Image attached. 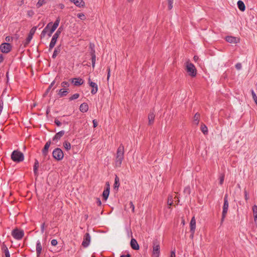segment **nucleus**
Instances as JSON below:
<instances>
[{
  "mask_svg": "<svg viewBox=\"0 0 257 257\" xmlns=\"http://www.w3.org/2000/svg\"><path fill=\"white\" fill-rule=\"evenodd\" d=\"M60 21V18H58L54 24H53L52 22L49 23L42 31L41 34V38H44L46 35L49 37H51L52 34L58 27Z\"/></svg>",
  "mask_w": 257,
  "mask_h": 257,
  "instance_id": "1",
  "label": "nucleus"
},
{
  "mask_svg": "<svg viewBox=\"0 0 257 257\" xmlns=\"http://www.w3.org/2000/svg\"><path fill=\"white\" fill-rule=\"evenodd\" d=\"M124 146L122 144H120L119 147L117 148L115 160V166L116 167H120L122 162L124 159Z\"/></svg>",
  "mask_w": 257,
  "mask_h": 257,
  "instance_id": "2",
  "label": "nucleus"
},
{
  "mask_svg": "<svg viewBox=\"0 0 257 257\" xmlns=\"http://www.w3.org/2000/svg\"><path fill=\"white\" fill-rule=\"evenodd\" d=\"M186 70L188 75L191 77H195L197 74V71L195 66L189 62L186 63Z\"/></svg>",
  "mask_w": 257,
  "mask_h": 257,
  "instance_id": "3",
  "label": "nucleus"
},
{
  "mask_svg": "<svg viewBox=\"0 0 257 257\" xmlns=\"http://www.w3.org/2000/svg\"><path fill=\"white\" fill-rule=\"evenodd\" d=\"M12 159L16 162H22L24 159V156L22 153L18 151H14L11 155Z\"/></svg>",
  "mask_w": 257,
  "mask_h": 257,
  "instance_id": "4",
  "label": "nucleus"
},
{
  "mask_svg": "<svg viewBox=\"0 0 257 257\" xmlns=\"http://www.w3.org/2000/svg\"><path fill=\"white\" fill-rule=\"evenodd\" d=\"M229 207V204L228 201V196L225 195L224 198V204L223 206L222 217L221 219V222L222 223L226 217V214L228 211Z\"/></svg>",
  "mask_w": 257,
  "mask_h": 257,
  "instance_id": "5",
  "label": "nucleus"
},
{
  "mask_svg": "<svg viewBox=\"0 0 257 257\" xmlns=\"http://www.w3.org/2000/svg\"><path fill=\"white\" fill-rule=\"evenodd\" d=\"M53 156L57 160H61L64 157L63 151L59 148L55 149L53 152Z\"/></svg>",
  "mask_w": 257,
  "mask_h": 257,
  "instance_id": "6",
  "label": "nucleus"
},
{
  "mask_svg": "<svg viewBox=\"0 0 257 257\" xmlns=\"http://www.w3.org/2000/svg\"><path fill=\"white\" fill-rule=\"evenodd\" d=\"M160 251V245L157 241H154L152 257H159Z\"/></svg>",
  "mask_w": 257,
  "mask_h": 257,
  "instance_id": "7",
  "label": "nucleus"
},
{
  "mask_svg": "<svg viewBox=\"0 0 257 257\" xmlns=\"http://www.w3.org/2000/svg\"><path fill=\"white\" fill-rule=\"evenodd\" d=\"M12 235L15 239L20 240L24 236V232L23 230L15 229L12 231Z\"/></svg>",
  "mask_w": 257,
  "mask_h": 257,
  "instance_id": "8",
  "label": "nucleus"
},
{
  "mask_svg": "<svg viewBox=\"0 0 257 257\" xmlns=\"http://www.w3.org/2000/svg\"><path fill=\"white\" fill-rule=\"evenodd\" d=\"M12 46L9 43H4L0 45V50L2 52L8 53L12 50Z\"/></svg>",
  "mask_w": 257,
  "mask_h": 257,
  "instance_id": "9",
  "label": "nucleus"
},
{
  "mask_svg": "<svg viewBox=\"0 0 257 257\" xmlns=\"http://www.w3.org/2000/svg\"><path fill=\"white\" fill-rule=\"evenodd\" d=\"M91 240V236L88 233H86L83 237V240L82 245L84 247H87L90 244Z\"/></svg>",
  "mask_w": 257,
  "mask_h": 257,
  "instance_id": "10",
  "label": "nucleus"
},
{
  "mask_svg": "<svg viewBox=\"0 0 257 257\" xmlns=\"http://www.w3.org/2000/svg\"><path fill=\"white\" fill-rule=\"evenodd\" d=\"M90 47L91 48L90 53L91 55L92 66L93 68H94L95 65L96 56L95 54V50L93 49L92 44H90Z\"/></svg>",
  "mask_w": 257,
  "mask_h": 257,
  "instance_id": "11",
  "label": "nucleus"
},
{
  "mask_svg": "<svg viewBox=\"0 0 257 257\" xmlns=\"http://www.w3.org/2000/svg\"><path fill=\"white\" fill-rule=\"evenodd\" d=\"M70 2L73 3L76 6L81 8L85 6V2L83 0H69Z\"/></svg>",
  "mask_w": 257,
  "mask_h": 257,
  "instance_id": "12",
  "label": "nucleus"
},
{
  "mask_svg": "<svg viewBox=\"0 0 257 257\" xmlns=\"http://www.w3.org/2000/svg\"><path fill=\"white\" fill-rule=\"evenodd\" d=\"M72 82L75 86H80L83 84L84 81L80 78H75L72 79Z\"/></svg>",
  "mask_w": 257,
  "mask_h": 257,
  "instance_id": "13",
  "label": "nucleus"
},
{
  "mask_svg": "<svg viewBox=\"0 0 257 257\" xmlns=\"http://www.w3.org/2000/svg\"><path fill=\"white\" fill-rule=\"evenodd\" d=\"M131 246L133 249L138 250L139 249V245L138 243L137 240L135 238H132L131 240Z\"/></svg>",
  "mask_w": 257,
  "mask_h": 257,
  "instance_id": "14",
  "label": "nucleus"
},
{
  "mask_svg": "<svg viewBox=\"0 0 257 257\" xmlns=\"http://www.w3.org/2000/svg\"><path fill=\"white\" fill-rule=\"evenodd\" d=\"M190 232H193L195 231L196 229V220L195 218V217H193L191 220L190 223Z\"/></svg>",
  "mask_w": 257,
  "mask_h": 257,
  "instance_id": "15",
  "label": "nucleus"
},
{
  "mask_svg": "<svg viewBox=\"0 0 257 257\" xmlns=\"http://www.w3.org/2000/svg\"><path fill=\"white\" fill-rule=\"evenodd\" d=\"M106 185H107V187H106V189H105L103 191V194H102L103 198L105 200H106L108 197V196L109 194V189H110L109 185L108 183H107Z\"/></svg>",
  "mask_w": 257,
  "mask_h": 257,
  "instance_id": "16",
  "label": "nucleus"
},
{
  "mask_svg": "<svg viewBox=\"0 0 257 257\" xmlns=\"http://www.w3.org/2000/svg\"><path fill=\"white\" fill-rule=\"evenodd\" d=\"M89 85H90V86H91L92 88V89L91 91V93L92 94H96L98 91V86H97V84L95 82H90Z\"/></svg>",
  "mask_w": 257,
  "mask_h": 257,
  "instance_id": "17",
  "label": "nucleus"
},
{
  "mask_svg": "<svg viewBox=\"0 0 257 257\" xmlns=\"http://www.w3.org/2000/svg\"><path fill=\"white\" fill-rule=\"evenodd\" d=\"M50 145H51L50 141H48L46 143V144L44 146V148L42 150V153L44 156H46L47 155L48 152V149L50 146Z\"/></svg>",
  "mask_w": 257,
  "mask_h": 257,
  "instance_id": "18",
  "label": "nucleus"
},
{
  "mask_svg": "<svg viewBox=\"0 0 257 257\" xmlns=\"http://www.w3.org/2000/svg\"><path fill=\"white\" fill-rule=\"evenodd\" d=\"M225 40L230 43H237L238 42V39L232 36H227L225 38Z\"/></svg>",
  "mask_w": 257,
  "mask_h": 257,
  "instance_id": "19",
  "label": "nucleus"
},
{
  "mask_svg": "<svg viewBox=\"0 0 257 257\" xmlns=\"http://www.w3.org/2000/svg\"><path fill=\"white\" fill-rule=\"evenodd\" d=\"M42 247L41 242L39 240H37L36 244V252L38 256H39L41 253Z\"/></svg>",
  "mask_w": 257,
  "mask_h": 257,
  "instance_id": "20",
  "label": "nucleus"
},
{
  "mask_svg": "<svg viewBox=\"0 0 257 257\" xmlns=\"http://www.w3.org/2000/svg\"><path fill=\"white\" fill-rule=\"evenodd\" d=\"M80 111L82 112H86L88 110V105L86 103H82L79 108Z\"/></svg>",
  "mask_w": 257,
  "mask_h": 257,
  "instance_id": "21",
  "label": "nucleus"
},
{
  "mask_svg": "<svg viewBox=\"0 0 257 257\" xmlns=\"http://www.w3.org/2000/svg\"><path fill=\"white\" fill-rule=\"evenodd\" d=\"M58 38L53 36L49 45V50H51L55 45Z\"/></svg>",
  "mask_w": 257,
  "mask_h": 257,
  "instance_id": "22",
  "label": "nucleus"
},
{
  "mask_svg": "<svg viewBox=\"0 0 257 257\" xmlns=\"http://www.w3.org/2000/svg\"><path fill=\"white\" fill-rule=\"evenodd\" d=\"M155 119V114L154 112H151L148 115L149 124L151 125L153 123Z\"/></svg>",
  "mask_w": 257,
  "mask_h": 257,
  "instance_id": "23",
  "label": "nucleus"
},
{
  "mask_svg": "<svg viewBox=\"0 0 257 257\" xmlns=\"http://www.w3.org/2000/svg\"><path fill=\"white\" fill-rule=\"evenodd\" d=\"M65 134V132L64 131H61L57 133L53 138V140H59Z\"/></svg>",
  "mask_w": 257,
  "mask_h": 257,
  "instance_id": "24",
  "label": "nucleus"
},
{
  "mask_svg": "<svg viewBox=\"0 0 257 257\" xmlns=\"http://www.w3.org/2000/svg\"><path fill=\"white\" fill-rule=\"evenodd\" d=\"M252 211L254 217V220L256 223H257V206L254 205L252 206Z\"/></svg>",
  "mask_w": 257,
  "mask_h": 257,
  "instance_id": "25",
  "label": "nucleus"
},
{
  "mask_svg": "<svg viewBox=\"0 0 257 257\" xmlns=\"http://www.w3.org/2000/svg\"><path fill=\"white\" fill-rule=\"evenodd\" d=\"M237 6H238V9L241 11H244L245 10V5L242 1H238L237 2Z\"/></svg>",
  "mask_w": 257,
  "mask_h": 257,
  "instance_id": "26",
  "label": "nucleus"
},
{
  "mask_svg": "<svg viewBox=\"0 0 257 257\" xmlns=\"http://www.w3.org/2000/svg\"><path fill=\"white\" fill-rule=\"evenodd\" d=\"M68 93V91L67 89H60L59 90V92L58 94L60 96L62 97L64 96H66Z\"/></svg>",
  "mask_w": 257,
  "mask_h": 257,
  "instance_id": "27",
  "label": "nucleus"
},
{
  "mask_svg": "<svg viewBox=\"0 0 257 257\" xmlns=\"http://www.w3.org/2000/svg\"><path fill=\"white\" fill-rule=\"evenodd\" d=\"M39 168V162L38 160H35L34 166V173L35 176H38V169Z\"/></svg>",
  "mask_w": 257,
  "mask_h": 257,
  "instance_id": "28",
  "label": "nucleus"
},
{
  "mask_svg": "<svg viewBox=\"0 0 257 257\" xmlns=\"http://www.w3.org/2000/svg\"><path fill=\"white\" fill-rule=\"evenodd\" d=\"M199 117H200V114L198 113H196L193 118V122L196 125H198L199 121Z\"/></svg>",
  "mask_w": 257,
  "mask_h": 257,
  "instance_id": "29",
  "label": "nucleus"
},
{
  "mask_svg": "<svg viewBox=\"0 0 257 257\" xmlns=\"http://www.w3.org/2000/svg\"><path fill=\"white\" fill-rule=\"evenodd\" d=\"M119 186V178L115 176V179H114V188H118Z\"/></svg>",
  "mask_w": 257,
  "mask_h": 257,
  "instance_id": "30",
  "label": "nucleus"
},
{
  "mask_svg": "<svg viewBox=\"0 0 257 257\" xmlns=\"http://www.w3.org/2000/svg\"><path fill=\"white\" fill-rule=\"evenodd\" d=\"M63 146L66 151H69L71 149V144L67 141H65L63 143Z\"/></svg>",
  "mask_w": 257,
  "mask_h": 257,
  "instance_id": "31",
  "label": "nucleus"
},
{
  "mask_svg": "<svg viewBox=\"0 0 257 257\" xmlns=\"http://www.w3.org/2000/svg\"><path fill=\"white\" fill-rule=\"evenodd\" d=\"M46 0H39L38 3L36 4V7L37 8H40L41 6H42L43 5L46 4Z\"/></svg>",
  "mask_w": 257,
  "mask_h": 257,
  "instance_id": "32",
  "label": "nucleus"
},
{
  "mask_svg": "<svg viewBox=\"0 0 257 257\" xmlns=\"http://www.w3.org/2000/svg\"><path fill=\"white\" fill-rule=\"evenodd\" d=\"M201 131L204 134H207L208 133V128L205 124H201Z\"/></svg>",
  "mask_w": 257,
  "mask_h": 257,
  "instance_id": "33",
  "label": "nucleus"
},
{
  "mask_svg": "<svg viewBox=\"0 0 257 257\" xmlns=\"http://www.w3.org/2000/svg\"><path fill=\"white\" fill-rule=\"evenodd\" d=\"M32 38H33V36L29 34L28 36L27 37V39H26V41L24 43V45L26 46V45H28L30 43L31 40L32 39Z\"/></svg>",
  "mask_w": 257,
  "mask_h": 257,
  "instance_id": "34",
  "label": "nucleus"
},
{
  "mask_svg": "<svg viewBox=\"0 0 257 257\" xmlns=\"http://www.w3.org/2000/svg\"><path fill=\"white\" fill-rule=\"evenodd\" d=\"M173 196L172 195H169L168 196V201H167V203H168V205L169 206V208L173 204Z\"/></svg>",
  "mask_w": 257,
  "mask_h": 257,
  "instance_id": "35",
  "label": "nucleus"
},
{
  "mask_svg": "<svg viewBox=\"0 0 257 257\" xmlns=\"http://www.w3.org/2000/svg\"><path fill=\"white\" fill-rule=\"evenodd\" d=\"M63 30V28L62 27H60L58 28L56 32L54 34V36H55L56 37L58 38L59 35H60L62 31Z\"/></svg>",
  "mask_w": 257,
  "mask_h": 257,
  "instance_id": "36",
  "label": "nucleus"
},
{
  "mask_svg": "<svg viewBox=\"0 0 257 257\" xmlns=\"http://www.w3.org/2000/svg\"><path fill=\"white\" fill-rule=\"evenodd\" d=\"M251 93L252 94V98H253L255 103L256 104H257V96L256 95L254 91L252 89L251 90Z\"/></svg>",
  "mask_w": 257,
  "mask_h": 257,
  "instance_id": "37",
  "label": "nucleus"
},
{
  "mask_svg": "<svg viewBox=\"0 0 257 257\" xmlns=\"http://www.w3.org/2000/svg\"><path fill=\"white\" fill-rule=\"evenodd\" d=\"M4 252H5V255L6 257H10V254L9 252V251L8 250V248L7 246L4 247Z\"/></svg>",
  "mask_w": 257,
  "mask_h": 257,
  "instance_id": "38",
  "label": "nucleus"
},
{
  "mask_svg": "<svg viewBox=\"0 0 257 257\" xmlns=\"http://www.w3.org/2000/svg\"><path fill=\"white\" fill-rule=\"evenodd\" d=\"M79 97V94L78 93H75L69 98V99L70 100H73L77 99Z\"/></svg>",
  "mask_w": 257,
  "mask_h": 257,
  "instance_id": "39",
  "label": "nucleus"
},
{
  "mask_svg": "<svg viewBox=\"0 0 257 257\" xmlns=\"http://www.w3.org/2000/svg\"><path fill=\"white\" fill-rule=\"evenodd\" d=\"M190 188L189 187H186L185 188L184 190V192L185 194H186V195H189L190 194Z\"/></svg>",
  "mask_w": 257,
  "mask_h": 257,
  "instance_id": "40",
  "label": "nucleus"
},
{
  "mask_svg": "<svg viewBox=\"0 0 257 257\" xmlns=\"http://www.w3.org/2000/svg\"><path fill=\"white\" fill-rule=\"evenodd\" d=\"M168 9L171 10L173 8V0H168Z\"/></svg>",
  "mask_w": 257,
  "mask_h": 257,
  "instance_id": "41",
  "label": "nucleus"
},
{
  "mask_svg": "<svg viewBox=\"0 0 257 257\" xmlns=\"http://www.w3.org/2000/svg\"><path fill=\"white\" fill-rule=\"evenodd\" d=\"M36 29H37V27H34L32 28L31 29V30H30V33H29V34L31 35V36H33V35L35 33Z\"/></svg>",
  "mask_w": 257,
  "mask_h": 257,
  "instance_id": "42",
  "label": "nucleus"
},
{
  "mask_svg": "<svg viewBox=\"0 0 257 257\" xmlns=\"http://www.w3.org/2000/svg\"><path fill=\"white\" fill-rule=\"evenodd\" d=\"M77 17L81 20H84L85 19V16L83 13H79L77 14Z\"/></svg>",
  "mask_w": 257,
  "mask_h": 257,
  "instance_id": "43",
  "label": "nucleus"
},
{
  "mask_svg": "<svg viewBox=\"0 0 257 257\" xmlns=\"http://www.w3.org/2000/svg\"><path fill=\"white\" fill-rule=\"evenodd\" d=\"M129 205L130 206V208L132 210V211L133 213L135 212V205H134L133 202L131 201L129 203Z\"/></svg>",
  "mask_w": 257,
  "mask_h": 257,
  "instance_id": "44",
  "label": "nucleus"
},
{
  "mask_svg": "<svg viewBox=\"0 0 257 257\" xmlns=\"http://www.w3.org/2000/svg\"><path fill=\"white\" fill-rule=\"evenodd\" d=\"M61 86L63 87H67L69 86V83L66 81H63L61 83Z\"/></svg>",
  "mask_w": 257,
  "mask_h": 257,
  "instance_id": "45",
  "label": "nucleus"
},
{
  "mask_svg": "<svg viewBox=\"0 0 257 257\" xmlns=\"http://www.w3.org/2000/svg\"><path fill=\"white\" fill-rule=\"evenodd\" d=\"M224 176L223 175L220 176L219 178V183L222 185L224 181Z\"/></svg>",
  "mask_w": 257,
  "mask_h": 257,
  "instance_id": "46",
  "label": "nucleus"
},
{
  "mask_svg": "<svg viewBox=\"0 0 257 257\" xmlns=\"http://www.w3.org/2000/svg\"><path fill=\"white\" fill-rule=\"evenodd\" d=\"M235 68L237 70H240L241 69V68H242L241 64L240 63H238L236 64Z\"/></svg>",
  "mask_w": 257,
  "mask_h": 257,
  "instance_id": "47",
  "label": "nucleus"
},
{
  "mask_svg": "<svg viewBox=\"0 0 257 257\" xmlns=\"http://www.w3.org/2000/svg\"><path fill=\"white\" fill-rule=\"evenodd\" d=\"M51 243L52 245L56 246L58 242L56 239H52L51 240Z\"/></svg>",
  "mask_w": 257,
  "mask_h": 257,
  "instance_id": "48",
  "label": "nucleus"
},
{
  "mask_svg": "<svg viewBox=\"0 0 257 257\" xmlns=\"http://www.w3.org/2000/svg\"><path fill=\"white\" fill-rule=\"evenodd\" d=\"M58 51L57 49H55L53 52V54L52 55V58H55L58 53Z\"/></svg>",
  "mask_w": 257,
  "mask_h": 257,
  "instance_id": "49",
  "label": "nucleus"
},
{
  "mask_svg": "<svg viewBox=\"0 0 257 257\" xmlns=\"http://www.w3.org/2000/svg\"><path fill=\"white\" fill-rule=\"evenodd\" d=\"M4 102L2 100H0V112H2L3 109Z\"/></svg>",
  "mask_w": 257,
  "mask_h": 257,
  "instance_id": "50",
  "label": "nucleus"
},
{
  "mask_svg": "<svg viewBox=\"0 0 257 257\" xmlns=\"http://www.w3.org/2000/svg\"><path fill=\"white\" fill-rule=\"evenodd\" d=\"M44 230H45V223H43L41 225V232L42 233H44Z\"/></svg>",
  "mask_w": 257,
  "mask_h": 257,
  "instance_id": "51",
  "label": "nucleus"
},
{
  "mask_svg": "<svg viewBox=\"0 0 257 257\" xmlns=\"http://www.w3.org/2000/svg\"><path fill=\"white\" fill-rule=\"evenodd\" d=\"M110 76V68H107V80H108Z\"/></svg>",
  "mask_w": 257,
  "mask_h": 257,
  "instance_id": "52",
  "label": "nucleus"
},
{
  "mask_svg": "<svg viewBox=\"0 0 257 257\" xmlns=\"http://www.w3.org/2000/svg\"><path fill=\"white\" fill-rule=\"evenodd\" d=\"M54 122L58 126H59L61 125V122L57 119H55Z\"/></svg>",
  "mask_w": 257,
  "mask_h": 257,
  "instance_id": "53",
  "label": "nucleus"
},
{
  "mask_svg": "<svg viewBox=\"0 0 257 257\" xmlns=\"http://www.w3.org/2000/svg\"><path fill=\"white\" fill-rule=\"evenodd\" d=\"M96 204L98 206H100L101 205V201L99 198H97Z\"/></svg>",
  "mask_w": 257,
  "mask_h": 257,
  "instance_id": "54",
  "label": "nucleus"
},
{
  "mask_svg": "<svg viewBox=\"0 0 257 257\" xmlns=\"http://www.w3.org/2000/svg\"><path fill=\"white\" fill-rule=\"evenodd\" d=\"M170 257H176L175 250L171 251Z\"/></svg>",
  "mask_w": 257,
  "mask_h": 257,
  "instance_id": "55",
  "label": "nucleus"
},
{
  "mask_svg": "<svg viewBox=\"0 0 257 257\" xmlns=\"http://www.w3.org/2000/svg\"><path fill=\"white\" fill-rule=\"evenodd\" d=\"M12 40V37H10L9 36H7L6 37V41L7 42H10Z\"/></svg>",
  "mask_w": 257,
  "mask_h": 257,
  "instance_id": "56",
  "label": "nucleus"
},
{
  "mask_svg": "<svg viewBox=\"0 0 257 257\" xmlns=\"http://www.w3.org/2000/svg\"><path fill=\"white\" fill-rule=\"evenodd\" d=\"M93 127H96L97 126V122L95 119L93 120Z\"/></svg>",
  "mask_w": 257,
  "mask_h": 257,
  "instance_id": "57",
  "label": "nucleus"
},
{
  "mask_svg": "<svg viewBox=\"0 0 257 257\" xmlns=\"http://www.w3.org/2000/svg\"><path fill=\"white\" fill-rule=\"evenodd\" d=\"M34 13L33 11H29L28 12V15L30 16V17H32Z\"/></svg>",
  "mask_w": 257,
  "mask_h": 257,
  "instance_id": "58",
  "label": "nucleus"
},
{
  "mask_svg": "<svg viewBox=\"0 0 257 257\" xmlns=\"http://www.w3.org/2000/svg\"><path fill=\"white\" fill-rule=\"evenodd\" d=\"M120 257H131V256L130 253H128L127 254L121 255Z\"/></svg>",
  "mask_w": 257,
  "mask_h": 257,
  "instance_id": "59",
  "label": "nucleus"
},
{
  "mask_svg": "<svg viewBox=\"0 0 257 257\" xmlns=\"http://www.w3.org/2000/svg\"><path fill=\"white\" fill-rule=\"evenodd\" d=\"M245 196H244V198H245V199L246 200H247L248 199V195H247V193L246 192V191H245Z\"/></svg>",
  "mask_w": 257,
  "mask_h": 257,
  "instance_id": "60",
  "label": "nucleus"
},
{
  "mask_svg": "<svg viewBox=\"0 0 257 257\" xmlns=\"http://www.w3.org/2000/svg\"><path fill=\"white\" fill-rule=\"evenodd\" d=\"M191 235H190V238L191 239H193V237H194V234L195 232H193V233L192 232H191Z\"/></svg>",
  "mask_w": 257,
  "mask_h": 257,
  "instance_id": "61",
  "label": "nucleus"
},
{
  "mask_svg": "<svg viewBox=\"0 0 257 257\" xmlns=\"http://www.w3.org/2000/svg\"><path fill=\"white\" fill-rule=\"evenodd\" d=\"M53 86V85H51V84L50 85V86H49L48 88L47 89V91H46V92H48V91L50 90V89L51 88V87Z\"/></svg>",
  "mask_w": 257,
  "mask_h": 257,
  "instance_id": "62",
  "label": "nucleus"
},
{
  "mask_svg": "<svg viewBox=\"0 0 257 257\" xmlns=\"http://www.w3.org/2000/svg\"><path fill=\"white\" fill-rule=\"evenodd\" d=\"M53 86V85H51V84L50 85V86H49L48 88L47 89V91H46V92H48V91L50 90V89L51 88V87Z\"/></svg>",
  "mask_w": 257,
  "mask_h": 257,
  "instance_id": "63",
  "label": "nucleus"
},
{
  "mask_svg": "<svg viewBox=\"0 0 257 257\" xmlns=\"http://www.w3.org/2000/svg\"><path fill=\"white\" fill-rule=\"evenodd\" d=\"M60 8L61 9H63L64 8V5H63V4H60Z\"/></svg>",
  "mask_w": 257,
  "mask_h": 257,
  "instance_id": "64",
  "label": "nucleus"
}]
</instances>
